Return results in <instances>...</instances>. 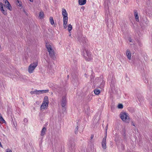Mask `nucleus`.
<instances>
[{
  "mask_svg": "<svg viewBox=\"0 0 152 152\" xmlns=\"http://www.w3.org/2000/svg\"><path fill=\"white\" fill-rule=\"evenodd\" d=\"M62 15L63 17V27L64 28L66 29L67 28V24L68 20V14L65 9L64 8L62 9Z\"/></svg>",
  "mask_w": 152,
  "mask_h": 152,
  "instance_id": "obj_1",
  "label": "nucleus"
},
{
  "mask_svg": "<svg viewBox=\"0 0 152 152\" xmlns=\"http://www.w3.org/2000/svg\"><path fill=\"white\" fill-rule=\"evenodd\" d=\"M126 54L129 60H130L131 58V52L129 50H126Z\"/></svg>",
  "mask_w": 152,
  "mask_h": 152,
  "instance_id": "obj_10",
  "label": "nucleus"
},
{
  "mask_svg": "<svg viewBox=\"0 0 152 152\" xmlns=\"http://www.w3.org/2000/svg\"><path fill=\"white\" fill-rule=\"evenodd\" d=\"M72 26L70 24H69L68 25V30L69 32H70V31L72 30Z\"/></svg>",
  "mask_w": 152,
  "mask_h": 152,
  "instance_id": "obj_19",
  "label": "nucleus"
},
{
  "mask_svg": "<svg viewBox=\"0 0 152 152\" xmlns=\"http://www.w3.org/2000/svg\"><path fill=\"white\" fill-rule=\"evenodd\" d=\"M144 81L145 83H147L148 82V81L147 80H144Z\"/></svg>",
  "mask_w": 152,
  "mask_h": 152,
  "instance_id": "obj_31",
  "label": "nucleus"
},
{
  "mask_svg": "<svg viewBox=\"0 0 152 152\" xmlns=\"http://www.w3.org/2000/svg\"><path fill=\"white\" fill-rule=\"evenodd\" d=\"M50 21L51 25H53L54 24V21L53 20V18L52 17H50Z\"/></svg>",
  "mask_w": 152,
  "mask_h": 152,
  "instance_id": "obj_21",
  "label": "nucleus"
},
{
  "mask_svg": "<svg viewBox=\"0 0 152 152\" xmlns=\"http://www.w3.org/2000/svg\"><path fill=\"white\" fill-rule=\"evenodd\" d=\"M38 61H36L31 63L28 67V72L31 74L33 73L38 65Z\"/></svg>",
  "mask_w": 152,
  "mask_h": 152,
  "instance_id": "obj_4",
  "label": "nucleus"
},
{
  "mask_svg": "<svg viewBox=\"0 0 152 152\" xmlns=\"http://www.w3.org/2000/svg\"><path fill=\"white\" fill-rule=\"evenodd\" d=\"M3 4L1 2H0V9L3 8Z\"/></svg>",
  "mask_w": 152,
  "mask_h": 152,
  "instance_id": "obj_25",
  "label": "nucleus"
},
{
  "mask_svg": "<svg viewBox=\"0 0 152 152\" xmlns=\"http://www.w3.org/2000/svg\"><path fill=\"white\" fill-rule=\"evenodd\" d=\"M94 137V135H92L91 136V139H92Z\"/></svg>",
  "mask_w": 152,
  "mask_h": 152,
  "instance_id": "obj_30",
  "label": "nucleus"
},
{
  "mask_svg": "<svg viewBox=\"0 0 152 152\" xmlns=\"http://www.w3.org/2000/svg\"><path fill=\"white\" fill-rule=\"evenodd\" d=\"M107 125L106 127V134L104 137L103 138L102 141V148L104 150H105L106 148V139L107 138Z\"/></svg>",
  "mask_w": 152,
  "mask_h": 152,
  "instance_id": "obj_7",
  "label": "nucleus"
},
{
  "mask_svg": "<svg viewBox=\"0 0 152 152\" xmlns=\"http://www.w3.org/2000/svg\"><path fill=\"white\" fill-rule=\"evenodd\" d=\"M49 99L48 96H45L44 98L43 101L40 106V110L42 111L47 109L48 106Z\"/></svg>",
  "mask_w": 152,
  "mask_h": 152,
  "instance_id": "obj_2",
  "label": "nucleus"
},
{
  "mask_svg": "<svg viewBox=\"0 0 152 152\" xmlns=\"http://www.w3.org/2000/svg\"><path fill=\"white\" fill-rule=\"evenodd\" d=\"M129 41L130 42H132V39L130 38H129Z\"/></svg>",
  "mask_w": 152,
  "mask_h": 152,
  "instance_id": "obj_29",
  "label": "nucleus"
},
{
  "mask_svg": "<svg viewBox=\"0 0 152 152\" xmlns=\"http://www.w3.org/2000/svg\"><path fill=\"white\" fill-rule=\"evenodd\" d=\"M46 131V128L45 127H43L41 131V135L42 136H44L45 134Z\"/></svg>",
  "mask_w": 152,
  "mask_h": 152,
  "instance_id": "obj_11",
  "label": "nucleus"
},
{
  "mask_svg": "<svg viewBox=\"0 0 152 152\" xmlns=\"http://www.w3.org/2000/svg\"><path fill=\"white\" fill-rule=\"evenodd\" d=\"M85 52H84V56L86 60L88 61L91 60L93 58V57L91 53L89 51L85 50Z\"/></svg>",
  "mask_w": 152,
  "mask_h": 152,
  "instance_id": "obj_6",
  "label": "nucleus"
},
{
  "mask_svg": "<svg viewBox=\"0 0 152 152\" xmlns=\"http://www.w3.org/2000/svg\"><path fill=\"white\" fill-rule=\"evenodd\" d=\"M94 92L95 94L97 95L99 94L100 92V90L97 89H95Z\"/></svg>",
  "mask_w": 152,
  "mask_h": 152,
  "instance_id": "obj_20",
  "label": "nucleus"
},
{
  "mask_svg": "<svg viewBox=\"0 0 152 152\" xmlns=\"http://www.w3.org/2000/svg\"><path fill=\"white\" fill-rule=\"evenodd\" d=\"M8 2H9L7 0H4V3H5V4H6L8 3Z\"/></svg>",
  "mask_w": 152,
  "mask_h": 152,
  "instance_id": "obj_28",
  "label": "nucleus"
},
{
  "mask_svg": "<svg viewBox=\"0 0 152 152\" xmlns=\"http://www.w3.org/2000/svg\"><path fill=\"white\" fill-rule=\"evenodd\" d=\"M46 48L48 51L49 52L50 56L54 60L56 58L55 56V53L53 49L52 46L49 43H47L46 44Z\"/></svg>",
  "mask_w": 152,
  "mask_h": 152,
  "instance_id": "obj_3",
  "label": "nucleus"
},
{
  "mask_svg": "<svg viewBox=\"0 0 152 152\" xmlns=\"http://www.w3.org/2000/svg\"><path fill=\"white\" fill-rule=\"evenodd\" d=\"M23 121L25 123H27V122H28V120H27V119H26V118H24V120H23Z\"/></svg>",
  "mask_w": 152,
  "mask_h": 152,
  "instance_id": "obj_27",
  "label": "nucleus"
},
{
  "mask_svg": "<svg viewBox=\"0 0 152 152\" xmlns=\"http://www.w3.org/2000/svg\"><path fill=\"white\" fill-rule=\"evenodd\" d=\"M90 108H89V107H88V108H87V111H88V110H90Z\"/></svg>",
  "mask_w": 152,
  "mask_h": 152,
  "instance_id": "obj_34",
  "label": "nucleus"
},
{
  "mask_svg": "<svg viewBox=\"0 0 152 152\" xmlns=\"http://www.w3.org/2000/svg\"><path fill=\"white\" fill-rule=\"evenodd\" d=\"M31 2H32L33 0H29Z\"/></svg>",
  "mask_w": 152,
  "mask_h": 152,
  "instance_id": "obj_36",
  "label": "nucleus"
},
{
  "mask_svg": "<svg viewBox=\"0 0 152 152\" xmlns=\"http://www.w3.org/2000/svg\"><path fill=\"white\" fill-rule=\"evenodd\" d=\"M6 7L9 10H12V8L9 2H8V3L6 4Z\"/></svg>",
  "mask_w": 152,
  "mask_h": 152,
  "instance_id": "obj_14",
  "label": "nucleus"
},
{
  "mask_svg": "<svg viewBox=\"0 0 152 152\" xmlns=\"http://www.w3.org/2000/svg\"><path fill=\"white\" fill-rule=\"evenodd\" d=\"M39 17V18L40 19H42L43 18L44 13H43V12L41 11L40 12Z\"/></svg>",
  "mask_w": 152,
  "mask_h": 152,
  "instance_id": "obj_18",
  "label": "nucleus"
},
{
  "mask_svg": "<svg viewBox=\"0 0 152 152\" xmlns=\"http://www.w3.org/2000/svg\"><path fill=\"white\" fill-rule=\"evenodd\" d=\"M6 152H12V150L9 148L7 149L6 151Z\"/></svg>",
  "mask_w": 152,
  "mask_h": 152,
  "instance_id": "obj_26",
  "label": "nucleus"
},
{
  "mask_svg": "<svg viewBox=\"0 0 152 152\" xmlns=\"http://www.w3.org/2000/svg\"><path fill=\"white\" fill-rule=\"evenodd\" d=\"M79 4L80 5H83L85 4L86 2V0H79Z\"/></svg>",
  "mask_w": 152,
  "mask_h": 152,
  "instance_id": "obj_13",
  "label": "nucleus"
},
{
  "mask_svg": "<svg viewBox=\"0 0 152 152\" xmlns=\"http://www.w3.org/2000/svg\"><path fill=\"white\" fill-rule=\"evenodd\" d=\"M118 107L119 109H122L123 108V106L122 104H118Z\"/></svg>",
  "mask_w": 152,
  "mask_h": 152,
  "instance_id": "obj_24",
  "label": "nucleus"
},
{
  "mask_svg": "<svg viewBox=\"0 0 152 152\" xmlns=\"http://www.w3.org/2000/svg\"><path fill=\"white\" fill-rule=\"evenodd\" d=\"M68 145L71 148H72L75 146L74 142L72 141L70 142L69 143Z\"/></svg>",
  "mask_w": 152,
  "mask_h": 152,
  "instance_id": "obj_16",
  "label": "nucleus"
},
{
  "mask_svg": "<svg viewBox=\"0 0 152 152\" xmlns=\"http://www.w3.org/2000/svg\"><path fill=\"white\" fill-rule=\"evenodd\" d=\"M0 10L4 14L6 15L7 14V12L6 11H5L3 9V8L1 9Z\"/></svg>",
  "mask_w": 152,
  "mask_h": 152,
  "instance_id": "obj_22",
  "label": "nucleus"
},
{
  "mask_svg": "<svg viewBox=\"0 0 152 152\" xmlns=\"http://www.w3.org/2000/svg\"><path fill=\"white\" fill-rule=\"evenodd\" d=\"M120 117L122 120L126 123H129V117L128 113L125 112H122L120 115Z\"/></svg>",
  "mask_w": 152,
  "mask_h": 152,
  "instance_id": "obj_5",
  "label": "nucleus"
},
{
  "mask_svg": "<svg viewBox=\"0 0 152 152\" xmlns=\"http://www.w3.org/2000/svg\"><path fill=\"white\" fill-rule=\"evenodd\" d=\"M1 117H2V116H1V114L0 113V118H1Z\"/></svg>",
  "mask_w": 152,
  "mask_h": 152,
  "instance_id": "obj_35",
  "label": "nucleus"
},
{
  "mask_svg": "<svg viewBox=\"0 0 152 152\" xmlns=\"http://www.w3.org/2000/svg\"><path fill=\"white\" fill-rule=\"evenodd\" d=\"M0 146L1 147H2V145H1V143L0 142Z\"/></svg>",
  "mask_w": 152,
  "mask_h": 152,
  "instance_id": "obj_33",
  "label": "nucleus"
},
{
  "mask_svg": "<svg viewBox=\"0 0 152 152\" xmlns=\"http://www.w3.org/2000/svg\"><path fill=\"white\" fill-rule=\"evenodd\" d=\"M49 90H39V94H43L48 93L49 92Z\"/></svg>",
  "mask_w": 152,
  "mask_h": 152,
  "instance_id": "obj_15",
  "label": "nucleus"
},
{
  "mask_svg": "<svg viewBox=\"0 0 152 152\" xmlns=\"http://www.w3.org/2000/svg\"><path fill=\"white\" fill-rule=\"evenodd\" d=\"M16 4L18 6L20 7H21L22 6V2L18 0H17Z\"/></svg>",
  "mask_w": 152,
  "mask_h": 152,
  "instance_id": "obj_17",
  "label": "nucleus"
},
{
  "mask_svg": "<svg viewBox=\"0 0 152 152\" xmlns=\"http://www.w3.org/2000/svg\"><path fill=\"white\" fill-rule=\"evenodd\" d=\"M66 103V98L65 96H63L62 98L61 105L62 107L65 108V106Z\"/></svg>",
  "mask_w": 152,
  "mask_h": 152,
  "instance_id": "obj_8",
  "label": "nucleus"
},
{
  "mask_svg": "<svg viewBox=\"0 0 152 152\" xmlns=\"http://www.w3.org/2000/svg\"><path fill=\"white\" fill-rule=\"evenodd\" d=\"M134 16L135 17V19L138 22L139 21V16L138 14V13L137 11L134 10Z\"/></svg>",
  "mask_w": 152,
  "mask_h": 152,
  "instance_id": "obj_9",
  "label": "nucleus"
},
{
  "mask_svg": "<svg viewBox=\"0 0 152 152\" xmlns=\"http://www.w3.org/2000/svg\"><path fill=\"white\" fill-rule=\"evenodd\" d=\"M132 125H133L134 126H135V124L132 122Z\"/></svg>",
  "mask_w": 152,
  "mask_h": 152,
  "instance_id": "obj_32",
  "label": "nucleus"
},
{
  "mask_svg": "<svg viewBox=\"0 0 152 152\" xmlns=\"http://www.w3.org/2000/svg\"><path fill=\"white\" fill-rule=\"evenodd\" d=\"M69 77V75H68L67 76V77Z\"/></svg>",
  "mask_w": 152,
  "mask_h": 152,
  "instance_id": "obj_37",
  "label": "nucleus"
},
{
  "mask_svg": "<svg viewBox=\"0 0 152 152\" xmlns=\"http://www.w3.org/2000/svg\"><path fill=\"white\" fill-rule=\"evenodd\" d=\"M30 94L31 95L34 94H39V90H35L34 91H31L30 92Z\"/></svg>",
  "mask_w": 152,
  "mask_h": 152,
  "instance_id": "obj_12",
  "label": "nucleus"
},
{
  "mask_svg": "<svg viewBox=\"0 0 152 152\" xmlns=\"http://www.w3.org/2000/svg\"><path fill=\"white\" fill-rule=\"evenodd\" d=\"M0 121L2 122L3 123H5L6 122L2 117L0 118Z\"/></svg>",
  "mask_w": 152,
  "mask_h": 152,
  "instance_id": "obj_23",
  "label": "nucleus"
}]
</instances>
